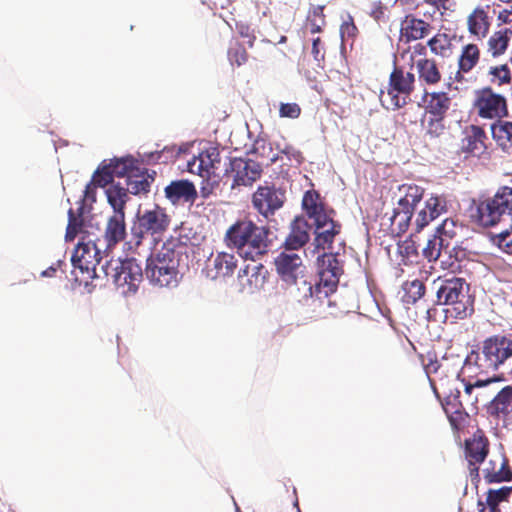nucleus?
Here are the masks:
<instances>
[{"mask_svg":"<svg viewBox=\"0 0 512 512\" xmlns=\"http://www.w3.org/2000/svg\"><path fill=\"white\" fill-rule=\"evenodd\" d=\"M96 187H99L97 183L91 181L86 185L84 189L83 199L79 201V204L87 205V202L94 203L96 201Z\"/></svg>","mask_w":512,"mask_h":512,"instance_id":"53","label":"nucleus"},{"mask_svg":"<svg viewBox=\"0 0 512 512\" xmlns=\"http://www.w3.org/2000/svg\"><path fill=\"white\" fill-rule=\"evenodd\" d=\"M494 241L499 248L503 249L506 253L512 254V224L510 230L506 229L498 233Z\"/></svg>","mask_w":512,"mask_h":512,"instance_id":"46","label":"nucleus"},{"mask_svg":"<svg viewBox=\"0 0 512 512\" xmlns=\"http://www.w3.org/2000/svg\"><path fill=\"white\" fill-rule=\"evenodd\" d=\"M134 172H139L137 160L133 156H124L120 158L110 159L109 163L105 161L96 169L93 174V181L99 187L105 188L114 182V176L128 178Z\"/></svg>","mask_w":512,"mask_h":512,"instance_id":"10","label":"nucleus"},{"mask_svg":"<svg viewBox=\"0 0 512 512\" xmlns=\"http://www.w3.org/2000/svg\"><path fill=\"white\" fill-rule=\"evenodd\" d=\"M343 274V261L338 252H327L317 257V279L311 277L312 295L305 319L322 317V307L330 306L328 297L337 290Z\"/></svg>","mask_w":512,"mask_h":512,"instance_id":"1","label":"nucleus"},{"mask_svg":"<svg viewBox=\"0 0 512 512\" xmlns=\"http://www.w3.org/2000/svg\"><path fill=\"white\" fill-rule=\"evenodd\" d=\"M267 270L262 264H247L238 274L242 291L253 294L260 290L266 282Z\"/></svg>","mask_w":512,"mask_h":512,"instance_id":"19","label":"nucleus"},{"mask_svg":"<svg viewBox=\"0 0 512 512\" xmlns=\"http://www.w3.org/2000/svg\"><path fill=\"white\" fill-rule=\"evenodd\" d=\"M311 32H312V33H318V32H320V26H318V25H314V26L312 27V29H311Z\"/></svg>","mask_w":512,"mask_h":512,"instance_id":"63","label":"nucleus"},{"mask_svg":"<svg viewBox=\"0 0 512 512\" xmlns=\"http://www.w3.org/2000/svg\"><path fill=\"white\" fill-rule=\"evenodd\" d=\"M277 273L287 285L295 286L293 297L301 305L303 314L309 309L312 285L311 276L305 274L301 257L295 252L284 251L275 258Z\"/></svg>","mask_w":512,"mask_h":512,"instance_id":"6","label":"nucleus"},{"mask_svg":"<svg viewBox=\"0 0 512 512\" xmlns=\"http://www.w3.org/2000/svg\"><path fill=\"white\" fill-rule=\"evenodd\" d=\"M415 76L411 72H404L402 68L395 67L390 74L388 96L394 109L407 104L409 95L413 90Z\"/></svg>","mask_w":512,"mask_h":512,"instance_id":"12","label":"nucleus"},{"mask_svg":"<svg viewBox=\"0 0 512 512\" xmlns=\"http://www.w3.org/2000/svg\"><path fill=\"white\" fill-rule=\"evenodd\" d=\"M472 374L471 372H468ZM469 379L461 378V375H458V382L463 388V400L466 404L474 405L483 397V388L489 385L492 382H496L499 379L496 377H491L487 379H474L472 375H468Z\"/></svg>","mask_w":512,"mask_h":512,"instance_id":"24","label":"nucleus"},{"mask_svg":"<svg viewBox=\"0 0 512 512\" xmlns=\"http://www.w3.org/2000/svg\"><path fill=\"white\" fill-rule=\"evenodd\" d=\"M400 192L403 195L393 209L390 220L391 225L398 228V232H405L410 225L416 205L423 197L424 189L417 185H403L400 187Z\"/></svg>","mask_w":512,"mask_h":512,"instance_id":"9","label":"nucleus"},{"mask_svg":"<svg viewBox=\"0 0 512 512\" xmlns=\"http://www.w3.org/2000/svg\"><path fill=\"white\" fill-rule=\"evenodd\" d=\"M240 33H241V35H242L243 37H248V34H247V33H245V31L241 30V31H240Z\"/></svg>","mask_w":512,"mask_h":512,"instance_id":"64","label":"nucleus"},{"mask_svg":"<svg viewBox=\"0 0 512 512\" xmlns=\"http://www.w3.org/2000/svg\"><path fill=\"white\" fill-rule=\"evenodd\" d=\"M427 4L435 7H440L444 5L448 0H424Z\"/></svg>","mask_w":512,"mask_h":512,"instance_id":"59","label":"nucleus"},{"mask_svg":"<svg viewBox=\"0 0 512 512\" xmlns=\"http://www.w3.org/2000/svg\"><path fill=\"white\" fill-rule=\"evenodd\" d=\"M450 104L451 100L446 93H432L426 109L431 116L444 118V115L450 108Z\"/></svg>","mask_w":512,"mask_h":512,"instance_id":"34","label":"nucleus"},{"mask_svg":"<svg viewBox=\"0 0 512 512\" xmlns=\"http://www.w3.org/2000/svg\"><path fill=\"white\" fill-rule=\"evenodd\" d=\"M512 410V386L502 388L487 407L490 415L506 416Z\"/></svg>","mask_w":512,"mask_h":512,"instance_id":"27","label":"nucleus"},{"mask_svg":"<svg viewBox=\"0 0 512 512\" xmlns=\"http://www.w3.org/2000/svg\"><path fill=\"white\" fill-rule=\"evenodd\" d=\"M485 133L479 126L472 125L462 139V149L473 153L480 154L485 148Z\"/></svg>","mask_w":512,"mask_h":512,"instance_id":"31","label":"nucleus"},{"mask_svg":"<svg viewBox=\"0 0 512 512\" xmlns=\"http://www.w3.org/2000/svg\"><path fill=\"white\" fill-rule=\"evenodd\" d=\"M302 207L310 220H315L319 216L329 213V210L319 201V194L315 191L305 192L302 199Z\"/></svg>","mask_w":512,"mask_h":512,"instance_id":"33","label":"nucleus"},{"mask_svg":"<svg viewBox=\"0 0 512 512\" xmlns=\"http://www.w3.org/2000/svg\"><path fill=\"white\" fill-rule=\"evenodd\" d=\"M291 155L296 158L297 161H299L300 153L298 151L292 150Z\"/></svg>","mask_w":512,"mask_h":512,"instance_id":"62","label":"nucleus"},{"mask_svg":"<svg viewBox=\"0 0 512 512\" xmlns=\"http://www.w3.org/2000/svg\"><path fill=\"white\" fill-rule=\"evenodd\" d=\"M333 214L334 211L329 210L328 214L312 220L315 227L314 244L316 249L332 250L334 239L341 230V225L334 221Z\"/></svg>","mask_w":512,"mask_h":512,"instance_id":"16","label":"nucleus"},{"mask_svg":"<svg viewBox=\"0 0 512 512\" xmlns=\"http://www.w3.org/2000/svg\"><path fill=\"white\" fill-rule=\"evenodd\" d=\"M490 74L498 78L500 83H506L510 81V70L507 65L492 67Z\"/></svg>","mask_w":512,"mask_h":512,"instance_id":"55","label":"nucleus"},{"mask_svg":"<svg viewBox=\"0 0 512 512\" xmlns=\"http://www.w3.org/2000/svg\"><path fill=\"white\" fill-rule=\"evenodd\" d=\"M402 301L405 304H415L425 294V285L422 281L415 279L406 281L402 285Z\"/></svg>","mask_w":512,"mask_h":512,"instance_id":"35","label":"nucleus"},{"mask_svg":"<svg viewBox=\"0 0 512 512\" xmlns=\"http://www.w3.org/2000/svg\"><path fill=\"white\" fill-rule=\"evenodd\" d=\"M284 200L285 194L282 190L270 186H260L253 194L252 203L261 215L268 218L283 206Z\"/></svg>","mask_w":512,"mask_h":512,"instance_id":"15","label":"nucleus"},{"mask_svg":"<svg viewBox=\"0 0 512 512\" xmlns=\"http://www.w3.org/2000/svg\"><path fill=\"white\" fill-rule=\"evenodd\" d=\"M465 401L463 400V388L456 379L455 386L450 390L447 395V404L453 405L454 407H463Z\"/></svg>","mask_w":512,"mask_h":512,"instance_id":"48","label":"nucleus"},{"mask_svg":"<svg viewBox=\"0 0 512 512\" xmlns=\"http://www.w3.org/2000/svg\"><path fill=\"white\" fill-rule=\"evenodd\" d=\"M150 158L153 161H158L161 158V152L156 151L151 153Z\"/></svg>","mask_w":512,"mask_h":512,"instance_id":"60","label":"nucleus"},{"mask_svg":"<svg viewBox=\"0 0 512 512\" xmlns=\"http://www.w3.org/2000/svg\"><path fill=\"white\" fill-rule=\"evenodd\" d=\"M101 271L111 278L117 287H127L123 293L136 292L143 278L141 265L134 258L110 259L101 266Z\"/></svg>","mask_w":512,"mask_h":512,"instance_id":"8","label":"nucleus"},{"mask_svg":"<svg viewBox=\"0 0 512 512\" xmlns=\"http://www.w3.org/2000/svg\"><path fill=\"white\" fill-rule=\"evenodd\" d=\"M308 222L301 217H296L291 224V232L285 240V248L288 252H294L303 247L309 241Z\"/></svg>","mask_w":512,"mask_h":512,"instance_id":"25","label":"nucleus"},{"mask_svg":"<svg viewBox=\"0 0 512 512\" xmlns=\"http://www.w3.org/2000/svg\"><path fill=\"white\" fill-rule=\"evenodd\" d=\"M300 113L301 109L296 103H282L279 109V114L281 117L295 119L299 117Z\"/></svg>","mask_w":512,"mask_h":512,"instance_id":"50","label":"nucleus"},{"mask_svg":"<svg viewBox=\"0 0 512 512\" xmlns=\"http://www.w3.org/2000/svg\"><path fill=\"white\" fill-rule=\"evenodd\" d=\"M62 263H63L62 260H58L56 264L51 265L46 270L42 271L41 276L42 277H53L55 272L57 271V268L60 267V265Z\"/></svg>","mask_w":512,"mask_h":512,"instance_id":"58","label":"nucleus"},{"mask_svg":"<svg viewBox=\"0 0 512 512\" xmlns=\"http://www.w3.org/2000/svg\"><path fill=\"white\" fill-rule=\"evenodd\" d=\"M447 212L446 200L440 196L431 195L425 200L424 207L417 213L415 219L416 231H421L431 221Z\"/></svg>","mask_w":512,"mask_h":512,"instance_id":"20","label":"nucleus"},{"mask_svg":"<svg viewBox=\"0 0 512 512\" xmlns=\"http://www.w3.org/2000/svg\"><path fill=\"white\" fill-rule=\"evenodd\" d=\"M145 276L158 287H176L179 283V270L176 268L146 264Z\"/></svg>","mask_w":512,"mask_h":512,"instance_id":"23","label":"nucleus"},{"mask_svg":"<svg viewBox=\"0 0 512 512\" xmlns=\"http://www.w3.org/2000/svg\"><path fill=\"white\" fill-rule=\"evenodd\" d=\"M170 221L166 209L157 204L139 207L131 223L130 238L125 243L127 249L137 250L145 242L150 248L166 232Z\"/></svg>","mask_w":512,"mask_h":512,"instance_id":"3","label":"nucleus"},{"mask_svg":"<svg viewBox=\"0 0 512 512\" xmlns=\"http://www.w3.org/2000/svg\"><path fill=\"white\" fill-rule=\"evenodd\" d=\"M180 252L175 250L171 244H163L162 248L152 253L146 260V264L179 268Z\"/></svg>","mask_w":512,"mask_h":512,"instance_id":"26","label":"nucleus"},{"mask_svg":"<svg viewBox=\"0 0 512 512\" xmlns=\"http://www.w3.org/2000/svg\"><path fill=\"white\" fill-rule=\"evenodd\" d=\"M479 115L483 118H500L507 115L506 100L490 88L484 89L477 100Z\"/></svg>","mask_w":512,"mask_h":512,"instance_id":"17","label":"nucleus"},{"mask_svg":"<svg viewBox=\"0 0 512 512\" xmlns=\"http://www.w3.org/2000/svg\"><path fill=\"white\" fill-rule=\"evenodd\" d=\"M465 452L470 465L481 463L488 453L487 441L482 437L466 440Z\"/></svg>","mask_w":512,"mask_h":512,"instance_id":"32","label":"nucleus"},{"mask_svg":"<svg viewBox=\"0 0 512 512\" xmlns=\"http://www.w3.org/2000/svg\"><path fill=\"white\" fill-rule=\"evenodd\" d=\"M218 156L219 153L216 151V149H213L212 151L202 152L193 158L197 160L202 170L206 174H209L210 169L213 168L214 162L217 160Z\"/></svg>","mask_w":512,"mask_h":512,"instance_id":"43","label":"nucleus"},{"mask_svg":"<svg viewBox=\"0 0 512 512\" xmlns=\"http://www.w3.org/2000/svg\"><path fill=\"white\" fill-rule=\"evenodd\" d=\"M110 186L105 190L107 201L113 209V213H125V205L129 200V193L120 182H112Z\"/></svg>","mask_w":512,"mask_h":512,"instance_id":"28","label":"nucleus"},{"mask_svg":"<svg viewBox=\"0 0 512 512\" xmlns=\"http://www.w3.org/2000/svg\"><path fill=\"white\" fill-rule=\"evenodd\" d=\"M512 492L511 487H501L500 489H490L487 493L486 504L498 505L505 500Z\"/></svg>","mask_w":512,"mask_h":512,"instance_id":"45","label":"nucleus"},{"mask_svg":"<svg viewBox=\"0 0 512 512\" xmlns=\"http://www.w3.org/2000/svg\"><path fill=\"white\" fill-rule=\"evenodd\" d=\"M487 506L488 508H486L482 500H478L477 507L479 512H500L498 505L487 504Z\"/></svg>","mask_w":512,"mask_h":512,"instance_id":"57","label":"nucleus"},{"mask_svg":"<svg viewBox=\"0 0 512 512\" xmlns=\"http://www.w3.org/2000/svg\"><path fill=\"white\" fill-rule=\"evenodd\" d=\"M512 35L511 29H504L495 32L489 39L488 45L489 50L492 52L493 56H499L505 52L507 49L510 37Z\"/></svg>","mask_w":512,"mask_h":512,"instance_id":"37","label":"nucleus"},{"mask_svg":"<svg viewBox=\"0 0 512 512\" xmlns=\"http://www.w3.org/2000/svg\"><path fill=\"white\" fill-rule=\"evenodd\" d=\"M477 219L483 227L512 223V187H499L492 197L481 201L477 206Z\"/></svg>","mask_w":512,"mask_h":512,"instance_id":"7","label":"nucleus"},{"mask_svg":"<svg viewBox=\"0 0 512 512\" xmlns=\"http://www.w3.org/2000/svg\"><path fill=\"white\" fill-rule=\"evenodd\" d=\"M101 241L97 242L89 239L87 242L80 241L72 256L71 262L74 268H78L82 273L90 271L93 272L94 277H98V270L101 271L103 257L101 255Z\"/></svg>","mask_w":512,"mask_h":512,"instance_id":"11","label":"nucleus"},{"mask_svg":"<svg viewBox=\"0 0 512 512\" xmlns=\"http://www.w3.org/2000/svg\"><path fill=\"white\" fill-rule=\"evenodd\" d=\"M512 357V340L503 335L485 339L478 350H472L465 358L462 374L494 372Z\"/></svg>","mask_w":512,"mask_h":512,"instance_id":"4","label":"nucleus"},{"mask_svg":"<svg viewBox=\"0 0 512 512\" xmlns=\"http://www.w3.org/2000/svg\"><path fill=\"white\" fill-rule=\"evenodd\" d=\"M444 132L443 118L431 116L427 122L426 135L437 138Z\"/></svg>","mask_w":512,"mask_h":512,"instance_id":"47","label":"nucleus"},{"mask_svg":"<svg viewBox=\"0 0 512 512\" xmlns=\"http://www.w3.org/2000/svg\"><path fill=\"white\" fill-rule=\"evenodd\" d=\"M485 479L488 483H500L510 481L512 479V471L507 465V460H504L501 468L497 472H491L488 469L484 470Z\"/></svg>","mask_w":512,"mask_h":512,"instance_id":"40","label":"nucleus"},{"mask_svg":"<svg viewBox=\"0 0 512 512\" xmlns=\"http://www.w3.org/2000/svg\"><path fill=\"white\" fill-rule=\"evenodd\" d=\"M447 224H448V219H445L442 224H440L436 227V234L434 235V236H438L439 239L441 240V255L443 253H445V254L449 253L448 252V246H449L448 235H447V232L445 231V227Z\"/></svg>","mask_w":512,"mask_h":512,"instance_id":"52","label":"nucleus"},{"mask_svg":"<svg viewBox=\"0 0 512 512\" xmlns=\"http://www.w3.org/2000/svg\"><path fill=\"white\" fill-rule=\"evenodd\" d=\"M311 54H312L314 60L317 62V66L323 67L322 62L325 59V51H324L323 44L319 37L313 39V41H312Z\"/></svg>","mask_w":512,"mask_h":512,"instance_id":"49","label":"nucleus"},{"mask_svg":"<svg viewBox=\"0 0 512 512\" xmlns=\"http://www.w3.org/2000/svg\"><path fill=\"white\" fill-rule=\"evenodd\" d=\"M417 69L420 79L428 84L437 83L440 80V73L433 60L422 59L417 62Z\"/></svg>","mask_w":512,"mask_h":512,"instance_id":"38","label":"nucleus"},{"mask_svg":"<svg viewBox=\"0 0 512 512\" xmlns=\"http://www.w3.org/2000/svg\"><path fill=\"white\" fill-rule=\"evenodd\" d=\"M423 256L430 262L436 261L441 256V240L438 236H433L427 241Z\"/></svg>","mask_w":512,"mask_h":512,"instance_id":"41","label":"nucleus"},{"mask_svg":"<svg viewBox=\"0 0 512 512\" xmlns=\"http://www.w3.org/2000/svg\"><path fill=\"white\" fill-rule=\"evenodd\" d=\"M126 235L125 213H113L108 218L104 231L105 250L115 247Z\"/></svg>","mask_w":512,"mask_h":512,"instance_id":"22","label":"nucleus"},{"mask_svg":"<svg viewBox=\"0 0 512 512\" xmlns=\"http://www.w3.org/2000/svg\"><path fill=\"white\" fill-rule=\"evenodd\" d=\"M237 258L228 252H219L208 259L205 274L207 278L216 280L233 274L237 267Z\"/></svg>","mask_w":512,"mask_h":512,"instance_id":"18","label":"nucleus"},{"mask_svg":"<svg viewBox=\"0 0 512 512\" xmlns=\"http://www.w3.org/2000/svg\"><path fill=\"white\" fill-rule=\"evenodd\" d=\"M153 180V176L148 175L147 171H142L139 168V172H134L125 180V187L130 194H145L149 192Z\"/></svg>","mask_w":512,"mask_h":512,"instance_id":"29","label":"nucleus"},{"mask_svg":"<svg viewBox=\"0 0 512 512\" xmlns=\"http://www.w3.org/2000/svg\"><path fill=\"white\" fill-rule=\"evenodd\" d=\"M401 31L408 41L418 40L428 34L429 24L422 19L412 18Z\"/></svg>","mask_w":512,"mask_h":512,"instance_id":"36","label":"nucleus"},{"mask_svg":"<svg viewBox=\"0 0 512 512\" xmlns=\"http://www.w3.org/2000/svg\"><path fill=\"white\" fill-rule=\"evenodd\" d=\"M187 166H188L189 172L195 173L201 177H204L205 172L202 170L199 163L194 158H192L191 160L188 161Z\"/></svg>","mask_w":512,"mask_h":512,"instance_id":"56","label":"nucleus"},{"mask_svg":"<svg viewBox=\"0 0 512 512\" xmlns=\"http://www.w3.org/2000/svg\"><path fill=\"white\" fill-rule=\"evenodd\" d=\"M479 59V49L474 44H468L463 48L459 58V68L463 72L470 71Z\"/></svg>","mask_w":512,"mask_h":512,"instance_id":"39","label":"nucleus"},{"mask_svg":"<svg viewBox=\"0 0 512 512\" xmlns=\"http://www.w3.org/2000/svg\"><path fill=\"white\" fill-rule=\"evenodd\" d=\"M228 59L231 65L241 66L247 61V52L239 43H232L228 49Z\"/></svg>","mask_w":512,"mask_h":512,"instance_id":"42","label":"nucleus"},{"mask_svg":"<svg viewBox=\"0 0 512 512\" xmlns=\"http://www.w3.org/2000/svg\"><path fill=\"white\" fill-rule=\"evenodd\" d=\"M484 18L485 14L482 10L469 16L468 25L471 33L478 34L479 30L481 29V25L478 20L483 21Z\"/></svg>","mask_w":512,"mask_h":512,"instance_id":"54","label":"nucleus"},{"mask_svg":"<svg viewBox=\"0 0 512 512\" xmlns=\"http://www.w3.org/2000/svg\"><path fill=\"white\" fill-rule=\"evenodd\" d=\"M494 140L507 153H512V122L498 121L491 125Z\"/></svg>","mask_w":512,"mask_h":512,"instance_id":"30","label":"nucleus"},{"mask_svg":"<svg viewBox=\"0 0 512 512\" xmlns=\"http://www.w3.org/2000/svg\"><path fill=\"white\" fill-rule=\"evenodd\" d=\"M436 304L446 306V319H465L474 312V297L464 278L450 277L434 282Z\"/></svg>","mask_w":512,"mask_h":512,"instance_id":"5","label":"nucleus"},{"mask_svg":"<svg viewBox=\"0 0 512 512\" xmlns=\"http://www.w3.org/2000/svg\"><path fill=\"white\" fill-rule=\"evenodd\" d=\"M270 229L258 226L250 219L232 224L226 231L224 241L228 248L236 250L240 257L255 260L266 254L272 245Z\"/></svg>","mask_w":512,"mask_h":512,"instance_id":"2","label":"nucleus"},{"mask_svg":"<svg viewBox=\"0 0 512 512\" xmlns=\"http://www.w3.org/2000/svg\"><path fill=\"white\" fill-rule=\"evenodd\" d=\"M94 229L99 230V223L95 222V216L91 215L88 205H80L77 214L69 209L66 241H73L78 233L92 234Z\"/></svg>","mask_w":512,"mask_h":512,"instance_id":"14","label":"nucleus"},{"mask_svg":"<svg viewBox=\"0 0 512 512\" xmlns=\"http://www.w3.org/2000/svg\"><path fill=\"white\" fill-rule=\"evenodd\" d=\"M428 45L433 53L441 56H446L450 46L446 37L440 35L431 38Z\"/></svg>","mask_w":512,"mask_h":512,"instance_id":"44","label":"nucleus"},{"mask_svg":"<svg viewBox=\"0 0 512 512\" xmlns=\"http://www.w3.org/2000/svg\"><path fill=\"white\" fill-rule=\"evenodd\" d=\"M227 175L233 178L232 188L250 186L261 176V166L254 160L245 158H232L225 169Z\"/></svg>","mask_w":512,"mask_h":512,"instance_id":"13","label":"nucleus"},{"mask_svg":"<svg viewBox=\"0 0 512 512\" xmlns=\"http://www.w3.org/2000/svg\"><path fill=\"white\" fill-rule=\"evenodd\" d=\"M357 27L353 23L352 18L350 17V21L344 22L340 27V36L342 43L349 39H353L356 36Z\"/></svg>","mask_w":512,"mask_h":512,"instance_id":"51","label":"nucleus"},{"mask_svg":"<svg viewBox=\"0 0 512 512\" xmlns=\"http://www.w3.org/2000/svg\"><path fill=\"white\" fill-rule=\"evenodd\" d=\"M165 197L173 204L180 202L193 204L197 198V191L189 180H175L164 189Z\"/></svg>","mask_w":512,"mask_h":512,"instance_id":"21","label":"nucleus"},{"mask_svg":"<svg viewBox=\"0 0 512 512\" xmlns=\"http://www.w3.org/2000/svg\"><path fill=\"white\" fill-rule=\"evenodd\" d=\"M210 193H211L210 189H208L206 187L201 188V194H202L203 198H207Z\"/></svg>","mask_w":512,"mask_h":512,"instance_id":"61","label":"nucleus"}]
</instances>
